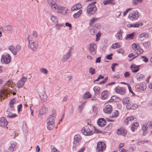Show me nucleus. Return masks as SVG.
I'll list each match as a JSON object with an SVG mask.
<instances>
[{"label": "nucleus", "mask_w": 152, "mask_h": 152, "mask_svg": "<svg viewBox=\"0 0 152 152\" xmlns=\"http://www.w3.org/2000/svg\"><path fill=\"white\" fill-rule=\"evenodd\" d=\"M82 132L85 135L90 136L94 134V132L90 130L88 127L86 126L83 127L82 130Z\"/></svg>", "instance_id": "6"}, {"label": "nucleus", "mask_w": 152, "mask_h": 152, "mask_svg": "<svg viewBox=\"0 0 152 152\" xmlns=\"http://www.w3.org/2000/svg\"><path fill=\"white\" fill-rule=\"evenodd\" d=\"M70 56V54L69 53V52H68L66 54L64 55L62 61L63 63L65 61H67L69 59Z\"/></svg>", "instance_id": "23"}, {"label": "nucleus", "mask_w": 152, "mask_h": 152, "mask_svg": "<svg viewBox=\"0 0 152 152\" xmlns=\"http://www.w3.org/2000/svg\"><path fill=\"white\" fill-rule=\"evenodd\" d=\"M118 110H115L114 112L112 115H110V117L111 118H113L114 117H117L118 115Z\"/></svg>", "instance_id": "38"}, {"label": "nucleus", "mask_w": 152, "mask_h": 152, "mask_svg": "<svg viewBox=\"0 0 152 152\" xmlns=\"http://www.w3.org/2000/svg\"><path fill=\"white\" fill-rule=\"evenodd\" d=\"M118 65V64L117 63H113L111 66V68L112 69V70L113 71H115V69H114V68H115V67L117 65Z\"/></svg>", "instance_id": "57"}, {"label": "nucleus", "mask_w": 152, "mask_h": 152, "mask_svg": "<svg viewBox=\"0 0 152 152\" xmlns=\"http://www.w3.org/2000/svg\"><path fill=\"white\" fill-rule=\"evenodd\" d=\"M67 10V8L61 6H58L57 9V12L58 13H66V11Z\"/></svg>", "instance_id": "21"}, {"label": "nucleus", "mask_w": 152, "mask_h": 152, "mask_svg": "<svg viewBox=\"0 0 152 152\" xmlns=\"http://www.w3.org/2000/svg\"><path fill=\"white\" fill-rule=\"evenodd\" d=\"M142 25L140 23H135L133 24H129L127 25V26L128 27H138L140 25Z\"/></svg>", "instance_id": "27"}, {"label": "nucleus", "mask_w": 152, "mask_h": 152, "mask_svg": "<svg viewBox=\"0 0 152 152\" xmlns=\"http://www.w3.org/2000/svg\"><path fill=\"white\" fill-rule=\"evenodd\" d=\"M121 100L120 98L117 97L115 96H113L111 97V99H110L109 101L110 102H119Z\"/></svg>", "instance_id": "25"}, {"label": "nucleus", "mask_w": 152, "mask_h": 152, "mask_svg": "<svg viewBox=\"0 0 152 152\" xmlns=\"http://www.w3.org/2000/svg\"><path fill=\"white\" fill-rule=\"evenodd\" d=\"M58 7V6L57 5V4L55 3L53 5H52L51 7L53 10L55 11L56 9L57 10Z\"/></svg>", "instance_id": "54"}, {"label": "nucleus", "mask_w": 152, "mask_h": 152, "mask_svg": "<svg viewBox=\"0 0 152 152\" xmlns=\"http://www.w3.org/2000/svg\"><path fill=\"white\" fill-rule=\"evenodd\" d=\"M8 49L14 55H15L20 50L21 46L19 45H17L15 48L14 46L11 45L9 47Z\"/></svg>", "instance_id": "5"}, {"label": "nucleus", "mask_w": 152, "mask_h": 152, "mask_svg": "<svg viewBox=\"0 0 152 152\" xmlns=\"http://www.w3.org/2000/svg\"><path fill=\"white\" fill-rule=\"evenodd\" d=\"M53 147H52L51 151L53 152H59L56 148L54 147V146H53Z\"/></svg>", "instance_id": "64"}, {"label": "nucleus", "mask_w": 152, "mask_h": 152, "mask_svg": "<svg viewBox=\"0 0 152 152\" xmlns=\"http://www.w3.org/2000/svg\"><path fill=\"white\" fill-rule=\"evenodd\" d=\"M8 123L5 118L2 117L0 118V126L5 127H6Z\"/></svg>", "instance_id": "12"}, {"label": "nucleus", "mask_w": 152, "mask_h": 152, "mask_svg": "<svg viewBox=\"0 0 152 152\" xmlns=\"http://www.w3.org/2000/svg\"><path fill=\"white\" fill-rule=\"evenodd\" d=\"M91 97V95L90 93L88 92H86L83 95V99L85 100L88 98H89Z\"/></svg>", "instance_id": "26"}, {"label": "nucleus", "mask_w": 152, "mask_h": 152, "mask_svg": "<svg viewBox=\"0 0 152 152\" xmlns=\"http://www.w3.org/2000/svg\"><path fill=\"white\" fill-rule=\"evenodd\" d=\"M112 107L109 104L106 105L103 109L104 112L106 113L110 114L112 111Z\"/></svg>", "instance_id": "15"}, {"label": "nucleus", "mask_w": 152, "mask_h": 152, "mask_svg": "<svg viewBox=\"0 0 152 152\" xmlns=\"http://www.w3.org/2000/svg\"><path fill=\"white\" fill-rule=\"evenodd\" d=\"M40 98L41 100L44 101H45L47 98V96L45 93L44 91H42L40 92L39 94Z\"/></svg>", "instance_id": "18"}, {"label": "nucleus", "mask_w": 152, "mask_h": 152, "mask_svg": "<svg viewBox=\"0 0 152 152\" xmlns=\"http://www.w3.org/2000/svg\"><path fill=\"white\" fill-rule=\"evenodd\" d=\"M27 78L26 77L24 76L23 77L19 80L17 83L18 87V88H20L24 85V83L27 80Z\"/></svg>", "instance_id": "10"}, {"label": "nucleus", "mask_w": 152, "mask_h": 152, "mask_svg": "<svg viewBox=\"0 0 152 152\" xmlns=\"http://www.w3.org/2000/svg\"><path fill=\"white\" fill-rule=\"evenodd\" d=\"M32 36L31 35H29L28 37L27 38V40L28 43H30V42L34 41L32 40Z\"/></svg>", "instance_id": "55"}, {"label": "nucleus", "mask_w": 152, "mask_h": 152, "mask_svg": "<svg viewBox=\"0 0 152 152\" xmlns=\"http://www.w3.org/2000/svg\"><path fill=\"white\" fill-rule=\"evenodd\" d=\"M101 98L103 99H105L109 96V92L108 91L104 90L102 93Z\"/></svg>", "instance_id": "20"}, {"label": "nucleus", "mask_w": 152, "mask_h": 152, "mask_svg": "<svg viewBox=\"0 0 152 152\" xmlns=\"http://www.w3.org/2000/svg\"><path fill=\"white\" fill-rule=\"evenodd\" d=\"M115 92L121 95L124 94L125 92V90L124 88L118 86L115 89Z\"/></svg>", "instance_id": "14"}, {"label": "nucleus", "mask_w": 152, "mask_h": 152, "mask_svg": "<svg viewBox=\"0 0 152 152\" xmlns=\"http://www.w3.org/2000/svg\"><path fill=\"white\" fill-rule=\"evenodd\" d=\"M56 113L55 112H53L52 113L53 115H50L47 120V128L49 130L53 129L55 126L54 121L56 118Z\"/></svg>", "instance_id": "1"}, {"label": "nucleus", "mask_w": 152, "mask_h": 152, "mask_svg": "<svg viewBox=\"0 0 152 152\" xmlns=\"http://www.w3.org/2000/svg\"><path fill=\"white\" fill-rule=\"evenodd\" d=\"M81 139L82 138L81 136L79 134H76L74 136V141L81 142Z\"/></svg>", "instance_id": "28"}, {"label": "nucleus", "mask_w": 152, "mask_h": 152, "mask_svg": "<svg viewBox=\"0 0 152 152\" xmlns=\"http://www.w3.org/2000/svg\"><path fill=\"white\" fill-rule=\"evenodd\" d=\"M121 46L119 44L116 43L113 45H112V48L113 49H115L119 48Z\"/></svg>", "instance_id": "48"}, {"label": "nucleus", "mask_w": 152, "mask_h": 152, "mask_svg": "<svg viewBox=\"0 0 152 152\" xmlns=\"http://www.w3.org/2000/svg\"><path fill=\"white\" fill-rule=\"evenodd\" d=\"M136 119L135 118L132 116H129L126 118L124 121V123L126 125H127L129 123V122H131L133 120L135 121Z\"/></svg>", "instance_id": "22"}, {"label": "nucleus", "mask_w": 152, "mask_h": 152, "mask_svg": "<svg viewBox=\"0 0 152 152\" xmlns=\"http://www.w3.org/2000/svg\"><path fill=\"white\" fill-rule=\"evenodd\" d=\"M16 143H14L12 144H11L8 150L10 152H12L14 150V148L16 147Z\"/></svg>", "instance_id": "34"}, {"label": "nucleus", "mask_w": 152, "mask_h": 152, "mask_svg": "<svg viewBox=\"0 0 152 152\" xmlns=\"http://www.w3.org/2000/svg\"><path fill=\"white\" fill-rule=\"evenodd\" d=\"M80 142L74 141L73 143V148L75 150L76 149L77 147L80 145Z\"/></svg>", "instance_id": "31"}, {"label": "nucleus", "mask_w": 152, "mask_h": 152, "mask_svg": "<svg viewBox=\"0 0 152 152\" xmlns=\"http://www.w3.org/2000/svg\"><path fill=\"white\" fill-rule=\"evenodd\" d=\"M134 32H132V33L128 34L126 38V39H133L134 36Z\"/></svg>", "instance_id": "32"}, {"label": "nucleus", "mask_w": 152, "mask_h": 152, "mask_svg": "<svg viewBox=\"0 0 152 152\" xmlns=\"http://www.w3.org/2000/svg\"><path fill=\"white\" fill-rule=\"evenodd\" d=\"M81 4L78 3L74 5L71 8V10L73 11L75 10H77L80 9L82 7Z\"/></svg>", "instance_id": "24"}, {"label": "nucleus", "mask_w": 152, "mask_h": 152, "mask_svg": "<svg viewBox=\"0 0 152 152\" xmlns=\"http://www.w3.org/2000/svg\"><path fill=\"white\" fill-rule=\"evenodd\" d=\"M148 140H141L139 141L138 142V144L139 145H140V144H144L145 143H148Z\"/></svg>", "instance_id": "56"}, {"label": "nucleus", "mask_w": 152, "mask_h": 152, "mask_svg": "<svg viewBox=\"0 0 152 152\" xmlns=\"http://www.w3.org/2000/svg\"><path fill=\"white\" fill-rule=\"evenodd\" d=\"M127 86L129 92L131 93L133 95H134V93L133 92V91L132 90L131 87V86L129 84H128Z\"/></svg>", "instance_id": "59"}, {"label": "nucleus", "mask_w": 152, "mask_h": 152, "mask_svg": "<svg viewBox=\"0 0 152 152\" xmlns=\"http://www.w3.org/2000/svg\"><path fill=\"white\" fill-rule=\"evenodd\" d=\"M48 3L50 7L52 5H53L55 3L52 0H48Z\"/></svg>", "instance_id": "62"}, {"label": "nucleus", "mask_w": 152, "mask_h": 152, "mask_svg": "<svg viewBox=\"0 0 152 152\" xmlns=\"http://www.w3.org/2000/svg\"><path fill=\"white\" fill-rule=\"evenodd\" d=\"M141 58H143V61H144L145 62H147L148 61V59L146 57L144 56H141Z\"/></svg>", "instance_id": "60"}, {"label": "nucleus", "mask_w": 152, "mask_h": 152, "mask_svg": "<svg viewBox=\"0 0 152 152\" xmlns=\"http://www.w3.org/2000/svg\"><path fill=\"white\" fill-rule=\"evenodd\" d=\"M132 49L135 50H137V46L136 44H133L132 45Z\"/></svg>", "instance_id": "58"}, {"label": "nucleus", "mask_w": 152, "mask_h": 152, "mask_svg": "<svg viewBox=\"0 0 152 152\" xmlns=\"http://www.w3.org/2000/svg\"><path fill=\"white\" fill-rule=\"evenodd\" d=\"M126 130L123 127L120 128L117 130V133L118 135L124 136L126 134Z\"/></svg>", "instance_id": "16"}, {"label": "nucleus", "mask_w": 152, "mask_h": 152, "mask_svg": "<svg viewBox=\"0 0 152 152\" xmlns=\"http://www.w3.org/2000/svg\"><path fill=\"white\" fill-rule=\"evenodd\" d=\"M87 8L86 12L87 13L90 15H93L94 14L97 10L96 5H91L89 4L87 6Z\"/></svg>", "instance_id": "3"}, {"label": "nucleus", "mask_w": 152, "mask_h": 152, "mask_svg": "<svg viewBox=\"0 0 152 152\" xmlns=\"http://www.w3.org/2000/svg\"><path fill=\"white\" fill-rule=\"evenodd\" d=\"M137 107L138 105L137 104L133 103L131 102H130L126 105V107L128 110H135Z\"/></svg>", "instance_id": "13"}, {"label": "nucleus", "mask_w": 152, "mask_h": 152, "mask_svg": "<svg viewBox=\"0 0 152 152\" xmlns=\"http://www.w3.org/2000/svg\"><path fill=\"white\" fill-rule=\"evenodd\" d=\"M96 44L94 43L90 44L89 48V50L90 53L92 55H95L96 52Z\"/></svg>", "instance_id": "8"}, {"label": "nucleus", "mask_w": 152, "mask_h": 152, "mask_svg": "<svg viewBox=\"0 0 152 152\" xmlns=\"http://www.w3.org/2000/svg\"><path fill=\"white\" fill-rule=\"evenodd\" d=\"M6 30L12 32L13 30V28L12 26L10 25H8L5 27Z\"/></svg>", "instance_id": "41"}, {"label": "nucleus", "mask_w": 152, "mask_h": 152, "mask_svg": "<svg viewBox=\"0 0 152 152\" xmlns=\"http://www.w3.org/2000/svg\"><path fill=\"white\" fill-rule=\"evenodd\" d=\"M129 98H126L124 99L123 100V103L124 104H126L129 103Z\"/></svg>", "instance_id": "53"}, {"label": "nucleus", "mask_w": 152, "mask_h": 152, "mask_svg": "<svg viewBox=\"0 0 152 152\" xmlns=\"http://www.w3.org/2000/svg\"><path fill=\"white\" fill-rule=\"evenodd\" d=\"M143 46L146 48H149L151 45V43L149 41L145 42L143 43L142 44Z\"/></svg>", "instance_id": "44"}, {"label": "nucleus", "mask_w": 152, "mask_h": 152, "mask_svg": "<svg viewBox=\"0 0 152 152\" xmlns=\"http://www.w3.org/2000/svg\"><path fill=\"white\" fill-rule=\"evenodd\" d=\"M48 108L45 107H42L40 110L38 117H40L41 115H44L46 114L48 111Z\"/></svg>", "instance_id": "19"}, {"label": "nucleus", "mask_w": 152, "mask_h": 152, "mask_svg": "<svg viewBox=\"0 0 152 152\" xmlns=\"http://www.w3.org/2000/svg\"><path fill=\"white\" fill-rule=\"evenodd\" d=\"M12 113L6 112V114L7 116L10 118H13L17 116V115L15 114H12Z\"/></svg>", "instance_id": "36"}, {"label": "nucleus", "mask_w": 152, "mask_h": 152, "mask_svg": "<svg viewBox=\"0 0 152 152\" xmlns=\"http://www.w3.org/2000/svg\"><path fill=\"white\" fill-rule=\"evenodd\" d=\"M140 65H136L135 64H132L130 66V68L131 69H138L139 68Z\"/></svg>", "instance_id": "51"}, {"label": "nucleus", "mask_w": 152, "mask_h": 152, "mask_svg": "<svg viewBox=\"0 0 152 152\" xmlns=\"http://www.w3.org/2000/svg\"><path fill=\"white\" fill-rule=\"evenodd\" d=\"M22 129L23 132L27 133L28 131L27 126L26 123H23L22 126Z\"/></svg>", "instance_id": "35"}, {"label": "nucleus", "mask_w": 152, "mask_h": 152, "mask_svg": "<svg viewBox=\"0 0 152 152\" xmlns=\"http://www.w3.org/2000/svg\"><path fill=\"white\" fill-rule=\"evenodd\" d=\"M106 148V145L104 142L102 141L99 142L97 144L96 152H103Z\"/></svg>", "instance_id": "4"}, {"label": "nucleus", "mask_w": 152, "mask_h": 152, "mask_svg": "<svg viewBox=\"0 0 152 152\" xmlns=\"http://www.w3.org/2000/svg\"><path fill=\"white\" fill-rule=\"evenodd\" d=\"M64 25V23H58L56 25V28L58 30H59L61 28V27L63 26Z\"/></svg>", "instance_id": "50"}, {"label": "nucleus", "mask_w": 152, "mask_h": 152, "mask_svg": "<svg viewBox=\"0 0 152 152\" xmlns=\"http://www.w3.org/2000/svg\"><path fill=\"white\" fill-rule=\"evenodd\" d=\"M103 3L105 5L107 4H113V0H106L103 1Z\"/></svg>", "instance_id": "46"}, {"label": "nucleus", "mask_w": 152, "mask_h": 152, "mask_svg": "<svg viewBox=\"0 0 152 152\" xmlns=\"http://www.w3.org/2000/svg\"><path fill=\"white\" fill-rule=\"evenodd\" d=\"M121 31L120 30L118 31L117 34V36L118 39L119 40L121 39H122V34H121Z\"/></svg>", "instance_id": "49"}, {"label": "nucleus", "mask_w": 152, "mask_h": 152, "mask_svg": "<svg viewBox=\"0 0 152 152\" xmlns=\"http://www.w3.org/2000/svg\"><path fill=\"white\" fill-rule=\"evenodd\" d=\"M40 72L45 75H46L48 73V71L45 68H41L40 69Z\"/></svg>", "instance_id": "45"}, {"label": "nucleus", "mask_w": 152, "mask_h": 152, "mask_svg": "<svg viewBox=\"0 0 152 152\" xmlns=\"http://www.w3.org/2000/svg\"><path fill=\"white\" fill-rule=\"evenodd\" d=\"M149 37L148 34L146 33H142L139 35V37L140 38L145 37V38H148Z\"/></svg>", "instance_id": "37"}, {"label": "nucleus", "mask_w": 152, "mask_h": 152, "mask_svg": "<svg viewBox=\"0 0 152 152\" xmlns=\"http://www.w3.org/2000/svg\"><path fill=\"white\" fill-rule=\"evenodd\" d=\"M143 0H132V3L134 5H137L141 3Z\"/></svg>", "instance_id": "42"}, {"label": "nucleus", "mask_w": 152, "mask_h": 152, "mask_svg": "<svg viewBox=\"0 0 152 152\" xmlns=\"http://www.w3.org/2000/svg\"><path fill=\"white\" fill-rule=\"evenodd\" d=\"M51 19L52 21L54 23H58V19L55 16H52L51 17Z\"/></svg>", "instance_id": "47"}, {"label": "nucleus", "mask_w": 152, "mask_h": 152, "mask_svg": "<svg viewBox=\"0 0 152 152\" xmlns=\"http://www.w3.org/2000/svg\"><path fill=\"white\" fill-rule=\"evenodd\" d=\"M82 12V11L81 10H80L77 12L75 13L73 15V17L74 18H77L79 17L81 15Z\"/></svg>", "instance_id": "39"}, {"label": "nucleus", "mask_w": 152, "mask_h": 152, "mask_svg": "<svg viewBox=\"0 0 152 152\" xmlns=\"http://www.w3.org/2000/svg\"><path fill=\"white\" fill-rule=\"evenodd\" d=\"M93 90L95 93V94H98L99 93L100 88L98 86H96L94 88Z\"/></svg>", "instance_id": "33"}, {"label": "nucleus", "mask_w": 152, "mask_h": 152, "mask_svg": "<svg viewBox=\"0 0 152 152\" xmlns=\"http://www.w3.org/2000/svg\"><path fill=\"white\" fill-rule=\"evenodd\" d=\"M99 18H92L91 20V22L90 23V25L92 26L94 23V22L96 20H97Z\"/></svg>", "instance_id": "52"}, {"label": "nucleus", "mask_w": 152, "mask_h": 152, "mask_svg": "<svg viewBox=\"0 0 152 152\" xmlns=\"http://www.w3.org/2000/svg\"><path fill=\"white\" fill-rule=\"evenodd\" d=\"M139 14L137 10H133L130 12L128 16V18L131 20H137L139 17Z\"/></svg>", "instance_id": "2"}, {"label": "nucleus", "mask_w": 152, "mask_h": 152, "mask_svg": "<svg viewBox=\"0 0 152 152\" xmlns=\"http://www.w3.org/2000/svg\"><path fill=\"white\" fill-rule=\"evenodd\" d=\"M144 77V76L143 75L138 73L137 74L136 76V78L137 80H142Z\"/></svg>", "instance_id": "29"}, {"label": "nucleus", "mask_w": 152, "mask_h": 152, "mask_svg": "<svg viewBox=\"0 0 152 152\" xmlns=\"http://www.w3.org/2000/svg\"><path fill=\"white\" fill-rule=\"evenodd\" d=\"M11 57L9 54H7L4 56V55L2 56L1 62L6 64H9L10 61Z\"/></svg>", "instance_id": "7"}, {"label": "nucleus", "mask_w": 152, "mask_h": 152, "mask_svg": "<svg viewBox=\"0 0 152 152\" xmlns=\"http://www.w3.org/2000/svg\"><path fill=\"white\" fill-rule=\"evenodd\" d=\"M14 111L13 106H10L7 110L6 112L12 113Z\"/></svg>", "instance_id": "40"}, {"label": "nucleus", "mask_w": 152, "mask_h": 152, "mask_svg": "<svg viewBox=\"0 0 152 152\" xmlns=\"http://www.w3.org/2000/svg\"><path fill=\"white\" fill-rule=\"evenodd\" d=\"M113 55V53H111L109 55H107L106 56V58L109 60H111L112 59V56Z\"/></svg>", "instance_id": "61"}, {"label": "nucleus", "mask_w": 152, "mask_h": 152, "mask_svg": "<svg viewBox=\"0 0 152 152\" xmlns=\"http://www.w3.org/2000/svg\"><path fill=\"white\" fill-rule=\"evenodd\" d=\"M29 43V47L32 50H35L38 48V44L37 41H34Z\"/></svg>", "instance_id": "9"}, {"label": "nucleus", "mask_w": 152, "mask_h": 152, "mask_svg": "<svg viewBox=\"0 0 152 152\" xmlns=\"http://www.w3.org/2000/svg\"><path fill=\"white\" fill-rule=\"evenodd\" d=\"M135 88L137 91L140 92L141 91H145L146 89V86L145 84L140 83L136 85Z\"/></svg>", "instance_id": "11"}, {"label": "nucleus", "mask_w": 152, "mask_h": 152, "mask_svg": "<svg viewBox=\"0 0 152 152\" xmlns=\"http://www.w3.org/2000/svg\"><path fill=\"white\" fill-rule=\"evenodd\" d=\"M90 34L92 35H94L95 33V30L93 28H91L90 30Z\"/></svg>", "instance_id": "63"}, {"label": "nucleus", "mask_w": 152, "mask_h": 152, "mask_svg": "<svg viewBox=\"0 0 152 152\" xmlns=\"http://www.w3.org/2000/svg\"><path fill=\"white\" fill-rule=\"evenodd\" d=\"M98 125L101 126H104L106 124V121L104 118H99L97 122Z\"/></svg>", "instance_id": "17"}, {"label": "nucleus", "mask_w": 152, "mask_h": 152, "mask_svg": "<svg viewBox=\"0 0 152 152\" xmlns=\"http://www.w3.org/2000/svg\"><path fill=\"white\" fill-rule=\"evenodd\" d=\"M89 72L91 75H93L96 73V70L94 68L92 67H91L89 69Z\"/></svg>", "instance_id": "43"}, {"label": "nucleus", "mask_w": 152, "mask_h": 152, "mask_svg": "<svg viewBox=\"0 0 152 152\" xmlns=\"http://www.w3.org/2000/svg\"><path fill=\"white\" fill-rule=\"evenodd\" d=\"M147 128L148 127L146 126L145 125L143 124L142 127V130L143 131V133H142V135L143 136H144L146 135V134L147 133Z\"/></svg>", "instance_id": "30"}]
</instances>
